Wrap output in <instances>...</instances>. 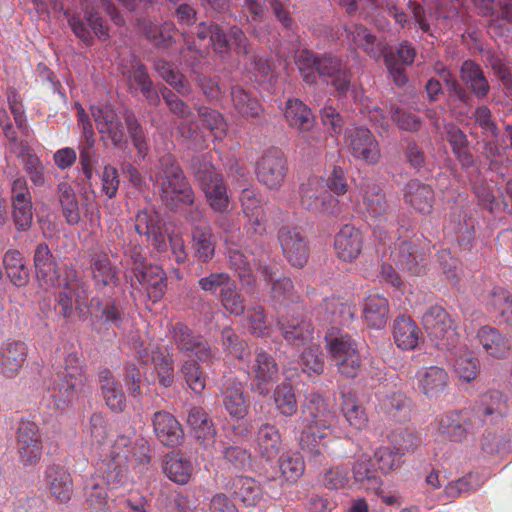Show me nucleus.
Instances as JSON below:
<instances>
[{
  "instance_id": "nucleus-1",
  "label": "nucleus",
  "mask_w": 512,
  "mask_h": 512,
  "mask_svg": "<svg viewBox=\"0 0 512 512\" xmlns=\"http://www.w3.org/2000/svg\"><path fill=\"white\" fill-rule=\"evenodd\" d=\"M336 415L324 398L316 393L310 394L302 410V423L299 444L301 449L311 458H317L327 453L324 440L332 433Z\"/></svg>"
},
{
  "instance_id": "nucleus-2",
  "label": "nucleus",
  "mask_w": 512,
  "mask_h": 512,
  "mask_svg": "<svg viewBox=\"0 0 512 512\" xmlns=\"http://www.w3.org/2000/svg\"><path fill=\"white\" fill-rule=\"evenodd\" d=\"M152 180L160 190L161 200L170 208L193 205L194 191L177 161L171 155L161 157Z\"/></svg>"
},
{
  "instance_id": "nucleus-3",
  "label": "nucleus",
  "mask_w": 512,
  "mask_h": 512,
  "mask_svg": "<svg viewBox=\"0 0 512 512\" xmlns=\"http://www.w3.org/2000/svg\"><path fill=\"white\" fill-rule=\"evenodd\" d=\"M33 263L36 279L45 290L52 289V287H64L74 291L77 298L85 296L84 281L79 278L77 271L73 268H66L61 273L55 257L46 243L41 242L36 245Z\"/></svg>"
},
{
  "instance_id": "nucleus-4",
  "label": "nucleus",
  "mask_w": 512,
  "mask_h": 512,
  "mask_svg": "<svg viewBox=\"0 0 512 512\" xmlns=\"http://www.w3.org/2000/svg\"><path fill=\"white\" fill-rule=\"evenodd\" d=\"M192 169L194 177L204 192L211 209L218 213L228 211L230 200L227 185L212 163L205 157L194 159Z\"/></svg>"
},
{
  "instance_id": "nucleus-5",
  "label": "nucleus",
  "mask_w": 512,
  "mask_h": 512,
  "mask_svg": "<svg viewBox=\"0 0 512 512\" xmlns=\"http://www.w3.org/2000/svg\"><path fill=\"white\" fill-rule=\"evenodd\" d=\"M139 449L126 436H119L115 440L109 456L103 461L106 467V478L109 483L120 482L129 466H137L149 462V457L145 453L137 454Z\"/></svg>"
},
{
  "instance_id": "nucleus-6",
  "label": "nucleus",
  "mask_w": 512,
  "mask_h": 512,
  "mask_svg": "<svg viewBox=\"0 0 512 512\" xmlns=\"http://www.w3.org/2000/svg\"><path fill=\"white\" fill-rule=\"evenodd\" d=\"M480 420L475 419L473 408L443 412L435 419L438 436L451 442H463L479 430Z\"/></svg>"
},
{
  "instance_id": "nucleus-7",
  "label": "nucleus",
  "mask_w": 512,
  "mask_h": 512,
  "mask_svg": "<svg viewBox=\"0 0 512 512\" xmlns=\"http://www.w3.org/2000/svg\"><path fill=\"white\" fill-rule=\"evenodd\" d=\"M422 327L432 343L438 347L452 349L458 340L453 321L442 306H431L422 315Z\"/></svg>"
},
{
  "instance_id": "nucleus-8",
  "label": "nucleus",
  "mask_w": 512,
  "mask_h": 512,
  "mask_svg": "<svg viewBox=\"0 0 512 512\" xmlns=\"http://www.w3.org/2000/svg\"><path fill=\"white\" fill-rule=\"evenodd\" d=\"M44 442L40 427L33 421L22 419L16 429V449L19 462L34 466L42 458Z\"/></svg>"
},
{
  "instance_id": "nucleus-9",
  "label": "nucleus",
  "mask_w": 512,
  "mask_h": 512,
  "mask_svg": "<svg viewBox=\"0 0 512 512\" xmlns=\"http://www.w3.org/2000/svg\"><path fill=\"white\" fill-rule=\"evenodd\" d=\"M288 162L278 149L266 151L256 164V176L270 190H278L287 177Z\"/></svg>"
},
{
  "instance_id": "nucleus-10",
  "label": "nucleus",
  "mask_w": 512,
  "mask_h": 512,
  "mask_svg": "<svg viewBox=\"0 0 512 512\" xmlns=\"http://www.w3.org/2000/svg\"><path fill=\"white\" fill-rule=\"evenodd\" d=\"M171 335L177 349L188 359L194 356L200 362H208L214 358L207 340L202 335L194 333L185 324L176 323L172 327Z\"/></svg>"
},
{
  "instance_id": "nucleus-11",
  "label": "nucleus",
  "mask_w": 512,
  "mask_h": 512,
  "mask_svg": "<svg viewBox=\"0 0 512 512\" xmlns=\"http://www.w3.org/2000/svg\"><path fill=\"white\" fill-rule=\"evenodd\" d=\"M300 202L305 209L313 212L334 214L339 211V200L325 189L318 177L309 178L301 185Z\"/></svg>"
},
{
  "instance_id": "nucleus-12",
  "label": "nucleus",
  "mask_w": 512,
  "mask_h": 512,
  "mask_svg": "<svg viewBox=\"0 0 512 512\" xmlns=\"http://www.w3.org/2000/svg\"><path fill=\"white\" fill-rule=\"evenodd\" d=\"M328 349L341 375L346 378L357 376L361 368V358L356 343L351 337L346 335L332 339Z\"/></svg>"
},
{
  "instance_id": "nucleus-13",
  "label": "nucleus",
  "mask_w": 512,
  "mask_h": 512,
  "mask_svg": "<svg viewBox=\"0 0 512 512\" xmlns=\"http://www.w3.org/2000/svg\"><path fill=\"white\" fill-rule=\"evenodd\" d=\"M249 373L252 377V390L267 396L272 384L278 379L279 367L272 355L263 349H256Z\"/></svg>"
},
{
  "instance_id": "nucleus-14",
  "label": "nucleus",
  "mask_w": 512,
  "mask_h": 512,
  "mask_svg": "<svg viewBox=\"0 0 512 512\" xmlns=\"http://www.w3.org/2000/svg\"><path fill=\"white\" fill-rule=\"evenodd\" d=\"M346 144L352 156L366 164L374 165L380 159L378 141L365 127H352L346 132Z\"/></svg>"
},
{
  "instance_id": "nucleus-15",
  "label": "nucleus",
  "mask_w": 512,
  "mask_h": 512,
  "mask_svg": "<svg viewBox=\"0 0 512 512\" xmlns=\"http://www.w3.org/2000/svg\"><path fill=\"white\" fill-rule=\"evenodd\" d=\"M135 231L158 251L166 247V230L160 215L149 209L140 210L134 220Z\"/></svg>"
},
{
  "instance_id": "nucleus-16",
  "label": "nucleus",
  "mask_w": 512,
  "mask_h": 512,
  "mask_svg": "<svg viewBox=\"0 0 512 512\" xmlns=\"http://www.w3.org/2000/svg\"><path fill=\"white\" fill-rule=\"evenodd\" d=\"M283 253L291 265L303 267L309 258V249L305 237L295 227L283 226L278 232Z\"/></svg>"
},
{
  "instance_id": "nucleus-17",
  "label": "nucleus",
  "mask_w": 512,
  "mask_h": 512,
  "mask_svg": "<svg viewBox=\"0 0 512 512\" xmlns=\"http://www.w3.org/2000/svg\"><path fill=\"white\" fill-rule=\"evenodd\" d=\"M277 326L289 345L301 347L309 344L313 339L314 327L301 314L291 317L288 314L282 315L277 321Z\"/></svg>"
},
{
  "instance_id": "nucleus-18",
  "label": "nucleus",
  "mask_w": 512,
  "mask_h": 512,
  "mask_svg": "<svg viewBox=\"0 0 512 512\" xmlns=\"http://www.w3.org/2000/svg\"><path fill=\"white\" fill-rule=\"evenodd\" d=\"M361 232L352 225H344L334 238V250L343 262H354L362 252Z\"/></svg>"
},
{
  "instance_id": "nucleus-19",
  "label": "nucleus",
  "mask_w": 512,
  "mask_h": 512,
  "mask_svg": "<svg viewBox=\"0 0 512 512\" xmlns=\"http://www.w3.org/2000/svg\"><path fill=\"white\" fill-rule=\"evenodd\" d=\"M158 440L165 446L176 447L184 440V432L178 420L169 412H156L152 419Z\"/></svg>"
},
{
  "instance_id": "nucleus-20",
  "label": "nucleus",
  "mask_w": 512,
  "mask_h": 512,
  "mask_svg": "<svg viewBox=\"0 0 512 512\" xmlns=\"http://www.w3.org/2000/svg\"><path fill=\"white\" fill-rule=\"evenodd\" d=\"M90 110L99 133L107 135L115 146H120L124 142V132L115 110L110 105L92 106Z\"/></svg>"
},
{
  "instance_id": "nucleus-21",
  "label": "nucleus",
  "mask_w": 512,
  "mask_h": 512,
  "mask_svg": "<svg viewBox=\"0 0 512 512\" xmlns=\"http://www.w3.org/2000/svg\"><path fill=\"white\" fill-rule=\"evenodd\" d=\"M476 339L486 355L493 358H506L512 349L511 340L495 327H480Z\"/></svg>"
},
{
  "instance_id": "nucleus-22",
  "label": "nucleus",
  "mask_w": 512,
  "mask_h": 512,
  "mask_svg": "<svg viewBox=\"0 0 512 512\" xmlns=\"http://www.w3.org/2000/svg\"><path fill=\"white\" fill-rule=\"evenodd\" d=\"M472 408L475 419L480 420V429L487 419L492 421L507 413V398L499 390H490Z\"/></svg>"
},
{
  "instance_id": "nucleus-23",
  "label": "nucleus",
  "mask_w": 512,
  "mask_h": 512,
  "mask_svg": "<svg viewBox=\"0 0 512 512\" xmlns=\"http://www.w3.org/2000/svg\"><path fill=\"white\" fill-rule=\"evenodd\" d=\"M137 283L146 289L148 297L153 302L160 301L167 288V278L164 270L157 265H149L131 280V287L138 289Z\"/></svg>"
},
{
  "instance_id": "nucleus-24",
  "label": "nucleus",
  "mask_w": 512,
  "mask_h": 512,
  "mask_svg": "<svg viewBox=\"0 0 512 512\" xmlns=\"http://www.w3.org/2000/svg\"><path fill=\"white\" fill-rule=\"evenodd\" d=\"M28 348L22 341H11L0 349V372L14 377L27 359Z\"/></svg>"
},
{
  "instance_id": "nucleus-25",
  "label": "nucleus",
  "mask_w": 512,
  "mask_h": 512,
  "mask_svg": "<svg viewBox=\"0 0 512 512\" xmlns=\"http://www.w3.org/2000/svg\"><path fill=\"white\" fill-rule=\"evenodd\" d=\"M316 71L322 77L332 78V84L337 91L343 93L350 85V72L342 61L331 55L319 58Z\"/></svg>"
},
{
  "instance_id": "nucleus-26",
  "label": "nucleus",
  "mask_w": 512,
  "mask_h": 512,
  "mask_svg": "<svg viewBox=\"0 0 512 512\" xmlns=\"http://www.w3.org/2000/svg\"><path fill=\"white\" fill-rule=\"evenodd\" d=\"M46 484L51 494L60 502H68L73 494V481L68 470L60 465H51L45 473Z\"/></svg>"
},
{
  "instance_id": "nucleus-27",
  "label": "nucleus",
  "mask_w": 512,
  "mask_h": 512,
  "mask_svg": "<svg viewBox=\"0 0 512 512\" xmlns=\"http://www.w3.org/2000/svg\"><path fill=\"white\" fill-rule=\"evenodd\" d=\"M91 273L98 290L115 288L119 284L118 270L111 263L107 254H96L91 261Z\"/></svg>"
},
{
  "instance_id": "nucleus-28",
  "label": "nucleus",
  "mask_w": 512,
  "mask_h": 512,
  "mask_svg": "<svg viewBox=\"0 0 512 512\" xmlns=\"http://www.w3.org/2000/svg\"><path fill=\"white\" fill-rule=\"evenodd\" d=\"M127 77L130 88L139 87L149 104L157 106L160 103V97L153 88V83L149 78L145 66L136 58L131 61V67L123 71Z\"/></svg>"
},
{
  "instance_id": "nucleus-29",
  "label": "nucleus",
  "mask_w": 512,
  "mask_h": 512,
  "mask_svg": "<svg viewBox=\"0 0 512 512\" xmlns=\"http://www.w3.org/2000/svg\"><path fill=\"white\" fill-rule=\"evenodd\" d=\"M282 448V437L279 429L270 423L262 424L257 431L256 450L266 460L275 459Z\"/></svg>"
},
{
  "instance_id": "nucleus-30",
  "label": "nucleus",
  "mask_w": 512,
  "mask_h": 512,
  "mask_svg": "<svg viewBox=\"0 0 512 512\" xmlns=\"http://www.w3.org/2000/svg\"><path fill=\"white\" fill-rule=\"evenodd\" d=\"M99 384L106 405L116 413L122 412L126 407V397L121 384L115 380L108 369L99 371Z\"/></svg>"
},
{
  "instance_id": "nucleus-31",
  "label": "nucleus",
  "mask_w": 512,
  "mask_h": 512,
  "mask_svg": "<svg viewBox=\"0 0 512 512\" xmlns=\"http://www.w3.org/2000/svg\"><path fill=\"white\" fill-rule=\"evenodd\" d=\"M460 77L468 89L476 96L483 99L490 91V85L483 69L475 61L465 60L460 67Z\"/></svg>"
},
{
  "instance_id": "nucleus-32",
  "label": "nucleus",
  "mask_w": 512,
  "mask_h": 512,
  "mask_svg": "<svg viewBox=\"0 0 512 512\" xmlns=\"http://www.w3.org/2000/svg\"><path fill=\"white\" fill-rule=\"evenodd\" d=\"M347 39L357 47L361 48L372 58H379L385 53V46L377 41L375 35L363 25L353 24L346 28Z\"/></svg>"
},
{
  "instance_id": "nucleus-33",
  "label": "nucleus",
  "mask_w": 512,
  "mask_h": 512,
  "mask_svg": "<svg viewBox=\"0 0 512 512\" xmlns=\"http://www.w3.org/2000/svg\"><path fill=\"white\" fill-rule=\"evenodd\" d=\"M187 422L195 431L198 440L205 448L213 447L215 444V428L203 408L193 407L190 409Z\"/></svg>"
},
{
  "instance_id": "nucleus-34",
  "label": "nucleus",
  "mask_w": 512,
  "mask_h": 512,
  "mask_svg": "<svg viewBox=\"0 0 512 512\" xmlns=\"http://www.w3.org/2000/svg\"><path fill=\"white\" fill-rule=\"evenodd\" d=\"M163 471L170 480L183 485L191 479L193 466L183 454L171 452L164 458Z\"/></svg>"
},
{
  "instance_id": "nucleus-35",
  "label": "nucleus",
  "mask_w": 512,
  "mask_h": 512,
  "mask_svg": "<svg viewBox=\"0 0 512 512\" xmlns=\"http://www.w3.org/2000/svg\"><path fill=\"white\" fill-rule=\"evenodd\" d=\"M363 210L372 218L386 214L388 202L383 190L374 183H366L361 188Z\"/></svg>"
},
{
  "instance_id": "nucleus-36",
  "label": "nucleus",
  "mask_w": 512,
  "mask_h": 512,
  "mask_svg": "<svg viewBox=\"0 0 512 512\" xmlns=\"http://www.w3.org/2000/svg\"><path fill=\"white\" fill-rule=\"evenodd\" d=\"M216 241L208 226H195L192 230L194 257L202 263L209 262L215 255Z\"/></svg>"
},
{
  "instance_id": "nucleus-37",
  "label": "nucleus",
  "mask_w": 512,
  "mask_h": 512,
  "mask_svg": "<svg viewBox=\"0 0 512 512\" xmlns=\"http://www.w3.org/2000/svg\"><path fill=\"white\" fill-rule=\"evenodd\" d=\"M284 116L288 125L299 131H309L314 125L311 110L298 99H289L286 102Z\"/></svg>"
},
{
  "instance_id": "nucleus-38",
  "label": "nucleus",
  "mask_w": 512,
  "mask_h": 512,
  "mask_svg": "<svg viewBox=\"0 0 512 512\" xmlns=\"http://www.w3.org/2000/svg\"><path fill=\"white\" fill-rule=\"evenodd\" d=\"M232 493L246 507H255L262 500V489L259 483L249 477H237L232 482Z\"/></svg>"
},
{
  "instance_id": "nucleus-39",
  "label": "nucleus",
  "mask_w": 512,
  "mask_h": 512,
  "mask_svg": "<svg viewBox=\"0 0 512 512\" xmlns=\"http://www.w3.org/2000/svg\"><path fill=\"white\" fill-rule=\"evenodd\" d=\"M389 314L388 300L378 294L369 295L364 304L363 316L366 323L373 328L383 327Z\"/></svg>"
},
{
  "instance_id": "nucleus-40",
  "label": "nucleus",
  "mask_w": 512,
  "mask_h": 512,
  "mask_svg": "<svg viewBox=\"0 0 512 512\" xmlns=\"http://www.w3.org/2000/svg\"><path fill=\"white\" fill-rule=\"evenodd\" d=\"M3 266L10 281L23 287L28 283L29 271L25 264V258L18 250H8L3 257Z\"/></svg>"
},
{
  "instance_id": "nucleus-41",
  "label": "nucleus",
  "mask_w": 512,
  "mask_h": 512,
  "mask_svg": "<svg viewBox=\"0 0 512 512\" xmlns=\"http://www.w3.org/2000/svg\"><path fill=\"white\" fill-rule=\"evenodd\" d=\"M69 25L72 28L74 34L87 43L91 40L90 29L100 39L105 40L109 36L107 26L104 25L103 20L94 13L89 14L87 17V25L79 17L76 16H72L69 19Z\"/></svg>"
},
{
  "instance_id": "nucleus-42",
  "label": "nucleus",
  "mask_w": 512,
  "mask_h": 512,
  "mask_svg": "<svg viewBox=\"0 0 512 512\" xmlns=\"http://www.w3.org/2000/svg\"><path fill=\"white\" fill-rule=\"evenodd\" d=\"M64 382L59 385L58 391L63 398L60 397L59 401L55 400L57 407L64 408L69 399L74 393L82 392L89 384V378L85 372V367H77L73 369L70 374H64Z\"/></svg>"
},
{
  "instance_id": "nucleus-43",
  "label": "nucleus",
  "mask_w": 512,
  "mask_h": 512,
  "mask_svg": "<svg viewBox=\"0 0 512 512\" xmlns=\"http://www.w3.org/2000/svg\"><path fill=\"white\" fill-rule=\"evenodd\" d=\"M57 196L62 208V214L69 225L80 222L81 215L75 191L70 183L62 181L57 185Z\"/></svg>"
},
{
  "instance_id": "nucleus-44",
  "label": "nucleus",
  "mask_w": 512,
  "mask_h": 512,
  "mask_svg": "<svg viewBox=\"0 0 512 512\" xmlns=\"http://www.w3.org/2000/svg\"><path fill=\"white\" fill-rule=\"evenodd\" d=\"M223 402L231 416L240 419L247 414L248 403L244 397L243 386L240 382L231 381L227 384Z\"/></svg>"
},
{
  "instance_id": "nucleus-45",
  "label": "nucleus",
  "mask_w": 512,
  "mask_h": 512,
  "mask_svg": "<svg viewBox=\"0 0 512 512\" xmlns=\"http://www.w3.org/2000/svg\"><path fill=\"white\" fill-rule=\"evenodd\" d=\"M341 411L349 425L355 429L362 430L367 426L368 417L365 408L354 394H343Z\"/></svg>"
},
{
  "instance_id": "nucleus-46",
  "label": "nucleus",
  "mask_w": 512,
  "mask_h": 512,
  "mask_svg": "<svg viewBox=\"0 0 512 512\" xmlns=\"http://www.w3.org/2000/svg\"><path fill=\"white\" fill-rule=\"evenodd\" d=\"M151 361L158 374L159 382L164 387L172 385L174 380V367L172 355L165 347H152Z\"/></svg>"
},
{
  "instance_id": "nucleus-47",
  "label": "nucleus",
  "mask_w": 512,
  "mask_h": 512,
  "mask_svg": "<svg viewBox=\"0 0 512 512\" xmlns=\"http://www.w3.org/2000/svg\"><path fill=\"white\" fill-rule=\"evenodd\" d=\"M154 67L161 78L182 96H188L192 89L188 80L173 65L165 60L155 61Z\"/></svg>"
},
{
  "instance_id": "nucleus-48",
  "label": "nucleus",
  "mask_w": 512,
  "mask_h": 512,
  "mask_svg": "<svg viewBox=\"0 0 512 512\" xmlns=\"http://www.w3.org/2000/svg\"><path fill=\"white\" fill-rule=\"evenodd\" d=\"M393 336L395 343L402 350H413L416 347V325L411 317L398 316L394 323Z\"/></svg>"
},
{
  "instance_id": "nucleus-49",
  "label": "nucleus",
  "mask_w": 512,
  "mask_h": 512,
  "mask_svg": "<svg viewBox=\"0 0 512 512\" xmlns=\"http://www.w3.org/2000/svg\"><path fill=\"white\" fill-rule=\"evenodd\" d=\"M496 7L488 24L489 31L496 36H508L509 24H512V0H496Z\"/></svg>"
},
{
  "instance_id": "nucleus-50",
  "label": "nucleus",
  "mask_w": 512,
  "mask_h": 512,
  "mask_svg": "<svg viewBox=\"0 0 512 512\" xmlns=\"http://www.w3.org/2000/svg\"><path fill=\"white\" fill-rule=\"evenodd\" d=\"M274 403L280 414L293 416L298 410L297 399L290 383L283 382L276 386L273 393Z\"/></svg>"
},
{
  "instance_id": "nucleus-51",
  "label": "nucleus",
  "mask_w": 512,
  "mask_h": 512,
  "mask_svg": "<svg viewBox=\"0 0 512 512\" xmlns=\"http://www.w3.org/2000/svg\"><path fill=\"white\" fill-rule=\"evenodd\" d=\"M186 384L196 394H201L206 387V376L201 370L198 360L187 359L180 368Z\"/></svg>"
},
{
  "instance_id": "nucleus-52",
  "label": "nucleus",
  "mask_w": 512,
  "mask_h": 512,
  "mask_svg": "<svg viewBox=\"0 0 512 512\" xmlns=\"http://www.w3.org/2000/svg\"><path fill=\"white\" fill-rule=\"evenodd\" d=\"M449 376L445 369L439 366H430L422 377L424 393L430 396L437 395L445 390Z\"/></svg>"
},
{
  "instance_id": "nucleus-53",
  "label": "nucleus",
  "mask_w": 512,
  "mask_h": 512,
  "mask_svg": "<svg viewBox=\"0 0 512 512\" xmlns=\"http://www.w3.org/2000/svg\"><path fill=\"white\" fill-rule=\"evenodd\" d=\"M95 133L94 130H90L89 125L85 127V135H83V139L79 144V153H80V165L82 168V172L85 177L90 180L93 175L92 171V163L95 157Z\"/></svg>"
},
{
  "instance_id": "nucleus-54",
  "label": "nucleus",
  "mask_w": 512,
  "mask_h": 512,
  "mask_svg": "<svg viewBox=\"0 0 512 512\" xmlns=\"http://www.w3.org/2000/svg\"><path fill=\"white\" fill-rule=\"evenodd\" d=\"M231 98L235 109L245 117H257L260 114L259 102L252 98L243 88L235 86L231 90Z\"/></svg>"
},
{
  "instance_id": "nucleus-55",
  "label": "nucleus",
  "mask_w": 512,
  "mask_h": 512,
  "mask_svg": "<svg viewBox=\"0 0 512 512\" xmlns=\"http://www.w3.org/2000/svg\"><path fill=\"white\" fill-rule=\"evenodd\" d=\"M61 291L59 292L56 303L57 307L59 308V313L66 319L71 318V316L74 313V306L76 308H79L80 306L84 305L88 299V287L84 283V297L77 298V295L74 291H71L70 289H65L64 287H57Z\"/></svg>"
},
{
  "instance_id": "nucleus-56",
  "label": "nucleus",
  "mask_w": 512,
  "mask_h": 512,
  "mask_svg": "<svg viewBox=\"0 0 512 512\" xmlns=\"http://www.w3.org/2000/svg\"><path fill=\"white\" fill-rule=\"evenodd\" d=\"M219 300L226 311L235 316H241L245 312V300L237 291L234 283L223 287L220 291Z\"/></svg>"
},
{
  "instance_id": "nucleus-57",
  "label": "nucleus",
  "mask_w": 512,
  "mask_h": 512,
  "mask_svg": "<svg viewBox=\"0 0 512 512\" xmlns=\"http://www.w3.org/2000/svg\"><path fill=\"white\" fill-rule=\"evenodd\" d=\"M198 114L215 139H222L226 135L227 125L218 111L207 107H199Z\"/></svg>"
},
{
  "instance_id": "nucleus-58",
  "label": "nucleus",
  "mask_w": 512,
  "mask_h": 512,
  "mask_svg": "<svg viewBox=\"0 0 512 512\" xmlns=\"http://www.w3.org/2000/svg\"><path fill=\"white\" fill-rule=\"evenodd\" d=\"M490 303L499 310L506 324L512 327V296L505 289H494L490 294Z\"/></svg>"
},
{
  "instance_id": "nucleus-59",
  "label": "nucleus",
  "mask_w": 512,
  "mask_h": 512,
  "mask_svg": "<svg viewBox=\"0 0 512 512\" xmlns=\"http://www.w3.org/2000/svg\"><path fill=\"white\" fill-rule=\"evenodd\" d=\"M271 297L280 304L297 302L299 295L289 278H282L273 283Z\"/></svg>"
},
{
  "instance_id": "nucleus-60",
  "label": "nucleus",
  "mask_w": 512,
  "mask_h": 512,
  "mask_svg": "<svg viewBox=\"0 0 512 512\" xmlns=\"http://www.w3.org/2000/svg\"><path fill=\"white\" fill-rule=\"evenodd\" d=\"M324 309L340 323L348 322L354 317V307L338 297H331L324 300Z\"/></svg>"
},
{
  "instance_id": "nucleus-61",
  "label": "nucleus",
  "mask_w": 512,
  "mask_h": 512,
  "mask_svg": "<svg viewBox=\"0 0 512 512\" xmlns=\"http://www.w3.org/2000/svg\"><path fill=\"white\" fill-rule=\"evenodd\" d=\"M374 466L384 473L398 468L402 462V454L394 452L387 447H381L374 454Z\"/></svg>"
},
{
  "instance_id": "nucleus-62",
  "label": "nucleus",
  "mask_w": 512,
  "mask_h": 512,
  "mask_svg": "<svg viewBox=\"0 0 512 512\" xmlns=\"http://www.w3.org/2000/svg\"><path fill=\"white\" fill-rule=\"evenodd\" d=\"M222 342L226 350L237 359L243 360L248 355L247 343L240 339L232 328L223 329Z\"/></svg>"
},
{
  "instance_id": "nucleus-63",
  "label": "nucleus",
  "mask_w": 512,
  "mask_h": 512,
  "mask_svg": "<svg viewBox=\"0 0 512 512\" xmlns=\"http://www.w3.org/2000/svg\"><path fill=\"white\" fill-rule=\"evenodd\" d=\"M454 370L464 381L471 382L479 371L478 360L472 356L471 352L466 353L455 359Z\"/></svg>"
},
{
  "instance_id": "nucleus-64",
  "label": "nucleus",
  "mask_w": 512,
  "mask_h": 512,
  "mask_svg": "<svg viewBox=\"0 0 512 512\" xmlns=\"http://www.w3.org/2000/svg\"><path fill=\"white\" fill-rule=\"evenodd\" d=\"M106 488L94 484L87 492V504L89 512H110Z\"/></svg>"
}]
</instances>
